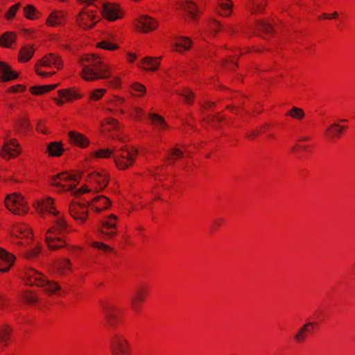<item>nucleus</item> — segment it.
Masks as SVG:
<instances>
[{
  "label": "nucleus",
  "mask_w": 355,
  "mask_h": 355,
  "mask_svg": "<svg viewBox=\"0 0 355 355\" xmlns=\"http://www.w3.org/2000/svg\"><path fill=\"white\" fill-rule=\"evenodd\" d=\"M137 150L125 147L119 150L114 155V162L120 170H125L133 164L137 156Z\"/></svg>",
  "instance_id": "423d86ee"
},
{
  "label": "nucleus",
  "mask_w": 355,
  "mask_h": 355,
  "mask_svg": "<svg viewBox=\"0 0 355 355\" xmlns=\"http://www.w3.org/2000/svg\"><path fill=\"white\" fill-rule=\"evenodd\" d=\"M12 329L5 324L0 327V344L3 347L7 346L11 336Z\"/></svg>",
  "instance_id": "7c9ffc66"
},
{
  "label": "nucleus",
  "mask_w": 355,
  "mask_h": 355,
  "mask_svg": "<svg viewBox=\"0 0 355 355\" xmlns=\"http://www.w3.org/2000/svg\"><path fill=\"white\" fill-rule=\"evenodd\" d=\"M258 27L263 31L267 33H271L272 32V26L268 22L266 21H260L258 24Z\"/></svg>",
  "instance_id": "864d4df0"
},
{
  "label": "nucleus",
  "mask_w": 355,
  "mask_h": 355,
  "mask_svg": "<svg viewBox=\"0 0 355 355\" xmlns=\"http://www.w3.org/2000/svg\"><path fill=\"white\" fill-rule=\"evenodd\" d=\"M26 284L35 285L44 288L49 295H52L60 290V286L55 282L49 280L42 273L33 268H29L25 272Z\"/></svg>",
  "instance_id": "7ed1b4c3"
},
{
  "label": "nucleus",
  "mask_w": 355,
  "mask_h": 355,
  "mask_svg": "<svg viewBox=\"0 0 355 355\" xmlns=\"http://www.w3.org/2000/svg\"><path fill=\"white\" fill-rule=\"evenodd\" d=\"M55 267L61 273H65L71 268V262L67 259H61L55 263Z\"/></svg>",
  "instance_id": "c03bdc74"
},
{
  "label": "nucleus",
  "mask_w": 355,
  "mask_h": 355,
  "mask_svg": "<svg viewBox=\"0 0 355 355\" xmlns=\"http://www.w3.org/2000/svg\"><path fill=\"white\" fill-rule=\"evenodd\" d=\"M191 41L186 37H179L174 41L173 49L178 52H183L189 50L191 46Z\"/></svg>",
  "instance_id": "393cba45"
},
{
  "label": "nucleus",
  "mask_w": 355,
  "mask_h": 355,
  "mask_svg": "<svg viewBox=\"0 0 355 355\" xmlns=\"http://www.w3.org/2000/svg\"><path fill=\"white\" fill-rule=\"evenodd\" d=\"M88 18V13L86 11V8H84L78 15L76 18L77 24H78L79 27L82 28L83 29H86L87 28V19Z\"/></svg>",
  "instance_id": "37998d69"
},
{
  "label": "nucleus",
  "mask_w": 355,
  "mask_h": 355,
  "mask_svg": "<svg viewBox=\"0 0 355 355\" xmlns=\"http://www.w3.org/2000/svg\"><path fill=\"white\" fill-rule=\"evenodd\" d=\"M13 233L16 237H26L32 235L31 230L26 225H19L16 226L13 230Z\"/></svg>",
  "instance_id": "ea45409f"
},
{
  "label": "nucleus",
  "mask_w": 355,
  "mask_h": 355,
  "mask_svg": "<svg viewBox=\"0 0 355 355\" xmlns=\"http://www.w3.org/2000/svg\"><path fill=\"white\" fill-rule=\"evenodd\" d=\"M111 74L110 67L101 58L90 53V80L107 78Z\"/></svg>",
  "instance_id": "39448f33"
},
{
  "label": "nucleus",
  "mask_w": 355,
  "mask_h": 355,
  "mask_svg": "<svg viewBox=\"0 0 355 355\" xmlns=\"http://www.w3.org/2000/svg\"><path fill=\"white\" fill-rule=\"evenodd\" d=\"M114 148H102L95 151L93 154L90 153V162L92 159L109 158L114 153Z\"/></svg>",
  "instance_id": "72a5a7b5"
},
{
  "label": "nucleus",
  "mask_w": 355,
  "mask_h": 355,
  "mask_svg": "<svg viewBox=\"0 0 355 355\" xmlns=\"http://www.w3.org/2000/svg\"><path fill=\"white\" fill-rule=\"evenodd\" d=\"M131 91L134 96L140 97L146 93V87L139 83H134L131 86Z\"/></svg>",
  "instance_id": "a18cd8bd"
},
{
  "label": "nucleus",
  "mask_w": 355,
  "mask_h": 355,
  "mask_svg": "<svg viewBox=\"0 0 355 355\" xmlns=\"http://www.w3.org/2000/svg\"><path fill=\"white\" fill-rule=\"evenodd\" d=\"M19 6H20L19 3H17V4H15V5H13L12 6H11L6 15V17L8 19L14 17L17 10L19 8Z\"/></svg>",
  "instance_id": "4d7b16f0"
},
{
  "label": "nucleus",
  "mask_w": 355,
  "mask_h": 355,
  "mask_svg": "<svg viewBox=\"0 0 355 355\" xmlns=\"http://www.w3.org/2000/svg\"><path fill=\"white\" fill-rule=\"evenodd\" d=\"M21 149L19 144L15 139L8 140L4 142L1 148V155L4 159H10L19 155Z\"/></svg>",
  "instance_id": "2eb2a0df"
},
{
  "label": "nucleus",
  "mask_w": 355,
  "mask_h": 355,
  "mask_svg": "<svg viewBox=\"0 0 355 355\" xmlns=\"http://www.w3.org/2000/svg\"><path fill=\"white\" fill-rule=\"evenodd\" d=\"M181 8L193 21L197 19L200 12L197 5L191 1H186L183 2L181 5Z\"/></svg>",
  "instance_id": "b1692460"
},
{
  "label": "nucleus",
  "mask_w": 355,
  "mask_h": 355,
  "mask_svg": "<svg viewBox=\"0 0 355 355\" xmlns=\"http://www.w3.org/2000/svg\"><path fill=\"white\" fill-rule=\"evenodd\" d=\"M311 145L310 144H304L300 142H297L293 148V153L297 155L298 157H301L304 153H309L311 150Z\"/></svg>",
  "instance_id": "e433bc0d"
},
{
  "label": "nucleus",
  "mask_w": 355,
  "mask_h": 355,
  "mask_svg": "<svg viewBox=\"0 0 355 355\" xmlns=\"http://www.w3.org/2000/svg\"><path fill=\"white\" fill-rule=\"evenodd\" d=\"M121 84V79L119 77L114 76L112 79L108 82V85L110 87L112 88H119Z\"/></svg>",
  "instance_id": "5fc2aeb1"
},
{
  "label": "nucleus",
  "mask_w": 355,
  "mask_h": 355,
  "mask_svg": "<svg viewBox=\"0 0 355 355\" xmlns=\"http://www.w3.org/2000/svg\"><path fill=\"white\" fill-rule=\"evenodd\" d=\"M248 7L252 13H260L263 12V7L254 2V0H248Z\"/></svg>",
  "instance_id": "8fccbe9b"
},
{
  "label": "nucleus",
  "mask_w": 355,
  "mask_h": 355,
  "mask_svg": "<svg viewBox=\"0 0 355 355\" xmlns=\"http://www.w3.org/2000/svg\"><path fill=\"white\" fill-rule=\"evenodd\" d=\"M24 12L26 17L29 19L33 20V19H36L37 17V10L35 8V7H33L31 5L26 6L24 8Z\"/></svg>",
  "instance_id": "de8ad7c7"
},
{
  "label": "nucleus",
  "mask_w": 355,
  "mask_h": 355,
  "mask_svg": "<svg viewBox=\"0 0 355 355\" xmlns=\"http://www.w3.org/2000/svg\"><path fill=\"white\" fill-rule=\"evenodd\" d=\"M24 300L28 304L36 303L38 302L37 295L31 290H26L21 293Z\"/></svg>",
  "instance_id": "49530a36"
},
{
  "label": "nucleus",
  "mask_w": 355,
  "mask_h": 355,
  "mask_svg": "<svg viewBox=\"0 0 355 355\" xmlns=\"http://www.w3.org/2000/svg\"><path fill=\"white\" fill-rule=\"evenodd\" d=\"M96 48L109 51H114L119 49V46L112 42L109 37H105L96 43Z\"/></svg>",
  "instance_id": "c756f323"
},
{
  "label": "nucleus",
  "mask_w": 355,
  "mask_h": 355,
  "mask_svg": "<svg viewBox=\"0 0 355 355\" xmlns=\"http://www.w3.org/2000/svg\"><path fill=\"white\" fill-rule=\"evenodd\" d=\"M310 140H311V137H309V136H302V137H300L298 139L297 142H300V143L304 144V143L309 141Z\"/></svg>",
  "instance_id": "338daca9"
},
{
  "label": "nucleus",
  "mask_w": 355,
  "mask_h": 355,
  "mask_svg": "<svg viewBox=\"0 0 355 355\" xmlns=\"http://www.w3.org/2000/svg\"><path fill=\"white\" fill-rule=\"evenodd\" d=\"M0 81L6 82L17 78V73L12 71L10 67L3 62H0Z\"/></svg>",
  "instance_id": "a878e982"
},
{
  "label": "nucleus",
  "mask_w": 355,
  "mask_h": 355,
  "mask_svg": "<svg viewBox=\"0 0 355 355\" xmlns=\"http://www.w3.org/2000/svg\"><path fill=\"white\" fill-rule=\"evenodd\" d=\"M16 35L12 32H6L0 37V45L6 48H9L10 45L15 42Z\"/></svg>",
  "instance_id": "c9c22d12"
},
{
  "label": "nucleus",
  "mask_w": 355,
  "mask_h": 355,
  "mask_svg": "<svg viewBox=\"0 0 355 355\" xmlns=\"http://www.w3.org/2000/svg\"><path fill=\"white\" fill-rule=\"evenodd\" d=\"M126 55H127V61L129 63H133L137 59V55L134 53L128 52Z\"/></svg>",
  "instance_id": "bf43d9fd"
},
{
  "label": "nucleus",
  "mask_w": 355,
  "mask_h": 355,
  "mask_svg": "<svg viewBox=\"0 0 355 355\" xmlns=\"http://www.w3.org/2000/svg\"><path fill=\"white\" fill-rule=\"evenodd\" d=\"M34 50L32 46H24L19 52V60L21 62H27L33 56Z\"/></svg>",
  "instance_id": "a19ab883"
},
{
  "label": "nucleus",
  "mask_w": 355,
  "mask_h": 355,
  "mask_svg": "<svg viewBox=\"0 0 355 355\" xmlns=\"http://www.w3.org/2000/svg\"><path fill=\"white\" fill-rule=\"evenodd\" d=\"M64 15L62 12H53L46 23L49 26H54L58 24H61L62 23L63 19H64Z\"/></svg>",
  "instance_id": "4c0bfd02"
},
{
  "label": "nucleus",
  "mask_w": 355,
  "mask_h": 355,
  "mask_svg": "<svg viewBox=\"0 0 355 355\" xmlns=\"http://www.w3.org/2000/svg\"><path fill=\"white\" fill-rule=\"evenodd\" d=\"M144 111L140 107H135L132 110V112L131 113V115L132 117L136 119L137 120H141L144 116Z\"/></svg>",
  "instance_id": "6e6d98bb"
},
{
  "label": "nucleus",
  "mask_w": 355,
  "mask_h": 355,
  "mask_svg": "<svg viewBox=\"0 0 355 355\" xmlns=\"http://www.w3.org/2000/svg\"><path fill=\"white\" fill-rule=\"evenodd\" d=\"M92 169L90 166V184L92 182V184H96V187L94 188L90 187V192L93 189L96 191H101L108 184L109 178L107 173L101 168H96L94 171Z\"/></svg>",
  "instance_id": "f8f14e48"
},
{
  "label": "nucleus",
  "mask_w": 355,
  "mask_h": 355,
  "mask_svg": "<svg viewBox=\"0 0 355 355\" xmlns=\"http://www.w3.org/2000/svg\"><path fill=\"white\" fill-rule=\"evenodd\" d=\"M162 57H145L138 63V67L146 71H155L158 69Z\"/></svg>",
  "instance_id": "a211bd4d"
},
{
  "label": "nucleus",
  "mask_w": 355,
  "mask_h": 355,
  "mask_svg": "<svg viewBox=\"0 0 355 355\" xmlns=\"http://www.w3.org/2000/svg\"><path fill=\"white\" fill-rule=\"evenodd\" d=\"M87 58H82L79 60V64L82 67L81 76L85 80H89L87 67L85 64V61H87Z\"/></svg>",
  "instance_id": "603ef678"
},
{
  "label": "nucleus",
  "mask_w": 355,
  "mask_h": 355,
  "mask_svg": "<svg viewBox=\"0 0 355 355\" xmlns=\"http://www.w3.org/2000/svg\"><path fill=\"white\" fill-rule=\"evenodd\" d=\"M20 127L24 131H26L29 128V123L27 119H24L20 122Z\"/></svg>",
  "instance_id": "052dcab7"
},
{
  "label": "nucleus",
  "mask_w": 355,
  "mask_h": 355,
  "mask_svg": "<svg viewBox=\"0 0 355 355\" xmlns=\"http://www.w3.org/2000/svg\"><path fill=\"white\" fill-rule=\"evenodd\" d=\"M109 345L111 355H132L130 343L121 331H115L112 334Z\"/></svg>",
  "instance_id": "20e7f679"
},
{
  "label": "nucleus",
  "mask_w": 355,
  "mask_h": 355,
  "mask_svg": "<svg viewBox=\"0 0 355 355\" xmlns=\"http://www.w3.org/2000/svg\"><path fill=\"white\" fill-rule=\"evenodd\" d=\"M39 211L42 214L44 211L54 216L52 220L53 225L46 232L45 240L51 250H57L66 245L65 234L69 232L68 225L60 212L55 209L53 200L51 198L44 199L39 205Z\"/></svg>",
  "instance_id": "f257e3e1"
},
{
  "label": "nucleus",
  "mask_w": 355,
  "mask_h": 355,
  "mask_svg": "<svg viewBox=\"0 0 355 355\" xmlns=\"http://www.w3.org/2000/svg\"><path fill=\"white\" fill-rule=\"evenodd\" d=\"M89 207L82 202H73L69 205L71 216L79 223H85L87 218Z\"/></svg>",
  "instance_id": "ddd939ff"
},
{
  "label": "nucleus",
  "mask_w": 355,
  "mask_h": 355,
  "mask_svg": "<svg viewBox=\"0 0 355 355\" xmlns=\"http://www.w3.org/2000/svg\"><path fill=\"white\" fill-rule=\"evenodd\" d=\"M285 115L297 121H301L305 117V112L303 109L293 106L286 111Z\"/></svg>",
  "instance_id": "473e14b6"
},
{
  "label": "nucleus",
  "mask_w": 355,
  "mask_h": 355,
  "mask_svg": "<svg viewBox=\"0 0 355 355\" xmlns=\"http://www.w3.org/2000/svg\"><path fill=\"white\" fill-rule=\"evenodd\" d=\"M41 63L44 67H50L53 64L59 69L62 65V60L58 55L49 53L42 59Z\"/></svg>",
  "instance_id": "bb28decb"
},
{
  "label": "nucleus",
  "mask_w": 355,
  "mask_h": 355,
  "mask_svg": "<svg viewBox=\"0 0 355 355\" xmlns=\"http://www.w3.org/2000/svg\"><path fill=\"white\" fill-rule=\"evenodd\" d=\"M120 311L116 307H109L105 313V317L108 324L113 328H116L119 321Z\"/></svg>",
  "instance_id": "4be33fe9"
},
{
  "label": "nucleus",
  "mask_w": 355,
  "mask_h": 355,
  "mask_svg": "<svg viewBox=\"0 0 355 355\" xmlns=\"http://www.w3.org/2000/svg\"><path fill=\"white\" fill-rule=\"evenodd\" d=\"M117 217L114 214H110L102 222L101 232L109 238L116 235Z\"/></svg>",
  "instance_id": "dca6fc26"
},
{
  "label": "nucleus",
  "mask_w": 355,
  "mask_h": 355,
  "mask_svg": "<svg viewBox=\"0 0 355 355\" xmlns=\"http://www.w3.org/2000/svg\"><path fill=\"white\" fill-rule=\"evenodd\" d=\"M317 327L315 322H309L302 326L294 334L293 339L297 344L304 343Z\"/></svg>",
  "instance_id": "4468645a"
},
{
  "label": "nucleus",
  "mask_w": 355,
  "mask_h": 355,
  "mask_svg": "<svg viewBox=\"0 0 355 355\" xmlns=\"http://www.w3.org/2000/svg\"><path fill=\"white\" fill-rule=\"evenodd\" d=\"M110 200L104 196H96L90 200V211L100 213L110 207Z\"/></svg>",
  "instance_id": "f3484780"
},
{
  "label": "nucleus",
  "mask_w": 355,
  "mask_h": 355,
  "mask_svg": "<svg viewBox=\"0 0 355 355\" xmlns=\"http://www.w3.org/2000/svg\"><path fill=\"white\" fill-rule=\"evenodd\" d=\"M15 257L3 248H0V271L6 272L9 270L14 263Z\"/></svg>",
  "instance_id": "aec40b11"
},
{
  "label": "nucleus",
  "mask_w": 355,
  "mask_h": 355,
  "mask_svg": "<svg viewBox=\"0 0 355 355\" xmlns=\"http://www.w3.org/2000/svg\"><path fill=\"white\" fill-rule=\"evenodd\" d=\"M10 90L13 92H18L25 90V87L22 85H18L15 87H12L10 88Z\"/></svg>",
  "instance_id": "e2e57ef3"
},
{
  "label": "nucleus",
  "mask_w": 355,
  "mask_h": 355,
  "mask_svg": "<svg viewBox=\"0 0 355 355\" xmlns=\"http://www.w3.org/2000/svg\"><path fill=\"white\" fill-rule=\"evenodd\" d=\"M125 99L119 96H113L107 103V110L112 114H123Z\"/></svg>",
  "instance_id": "6ab92c4d"
},
{
  "label": "nucleus",
  "mask_w": 355,
  "mask_h": 355,
  "mask_svg": "<svg viewBox=\"0 0 355 355\" xmlns=\"http://www.w3.org/2000/svg\"><path fill=\"white\" fill-rule=\"evenodd\" d=\"M58 86V84H53L49 85H36L30 88V91L33 94L40 95L49 92Z\"/></svg>",
  "instance_id": "f704fd0d"
},
{
  "label": "nucleus",
  "mask_w": 355,
  "mask_h": 355,
  "mask_svg": "<svg viewBox=\"0 0 355 355\" xmlns=\"http://www.w3.org/2000/svg\"><path fill=\"white\" fill-rule=\"evenodd\" d=\"M8 209L15 214L21 215L27 212L28 208L23 197L18 193L8 195L5 200Z\"/></svg>",
  "instance_id": "6e6552de"
},
{
  "label": "nucleus",
  "mask_w": 355,
  "mask_h": 355,
  "mask_svg": "<svg viewBox=\"0 0 355 355\" xmlns=\"http://www.w3.org/2000/svg\"><path fill=\"white\" fill-rule=\"evenodd\" d=\"M63 150L61 144L51 142L47 147V151L51 156H60Z\"/></svg>",
  "instance_id": "79ce46f5"
},
{
  "label": "nucleus",
  "mask_w": 355,
  "mask_h": 355,
  "mask_svg": "<svg viewBox=\"0 0 355 355\" xmlns=\"http://www.w3.org/2000/svg\"><path fill=\"white\" fill-rule=\"evenodd\" d=\"M40 252V248L37 247V248H33V250H31L28 253V255L27 257L31 258V257H34L35 256H37Z\"/></svg>",
  "instance_id": "680f3d73"
},
{
  "label": "nucleus",
  "mask_w": 355,
  "mask_h": 355,
  "mask_svg": "<svg viewBox=\"0 0 355 355\" xmlns=\"http://www.w3.org/2000/svg\"><path fill=\"white\" fill-rule=\"evenodd\" d=\"M58 92L60 98H54V101L59 105H63L64 101L62 98L65 99L66 101H71L80 98V95L71 89H61L58 90Z\"/></svg>",
  "instance_id": "5701e85b"
},
{
  "label": "nucleus",
  "mask_w": 355,
  "mask_h": 355,
  "mask_svg": "<svg viewBox=\"0 0 355 355\" xmlns=\"http://www.w3.org/2000/svg\"><path fill=\"white\" fill-rule=\"evenodd\" d=\"M183 155V152L182 150L178 148H172L169 150L167 157L166 158V162L171 164L175 162L177 159L182 157Z\"/></svg>",
  "instance_id": "58836bf2"
},
{
  "label": "nucleus",
  "mask_w": 355,
  "mask_h": 355,
  "mask_svg": "<svg viewBox=\"0 0 355 355\" xmlns=\"http://www.w3.org/2000/svg\"><path fill=\"white\" fill-rule=\"evenodd\" d=\"M235 55H237V54L234 53L232 56L231 55H229V58L225 62H231L232 64L234 63V62H235L234 56Z\"/></svg>",
  "instance_id": "774afa93"
},
{
  "label": "nucleus",
  "mask_w": 355,
  "mask_h": 355,
  "mask_svg": "<svg viewBox=\"0 0 355 355\" xmlns=\"http://www.w3.org/2000/svg\"><path fill=\"white\" fill-rule=\"evenodd\" d=\"M209 26L210 29L214 33H217L218 31H219L221 28V25L214 19L211 20L209 22Z\"/></svg>",
  "instance_id": "13d9d810"
},
{
  "label": "nucleus",
  "mask_w": 355,
  "mask_h": 355,
  "mask_svg": "<svg viewBox=\"0 0 355 355\" xmlns=\"http://www.w3.org/2000/svg\"><path fill=\"white\" fill-rule=\"evenodd\" d=\"M223 220L222 218H216L213 222V228H218L222 225Z\"/></svg>",
  "instance_id": "0e129e2a"
},
{
  "label": "nucleus",
  "mask_w": 355,
  "mask_h": 355,
  "mask_svg": "<svg viewBox=\"0 0 355 355\" xmlns=\"http://www.w3.org/2000/svg\"><path fill=\"white\" fill-rule=\"evenodd\" d=\"M348 120L345 119H340L338 122H334L328 126L324 132L325 139L331 142L336 141L343 135L347 128V125H341L340 123H347Z\"/></svg>",
  "instance_id": "9b49d317"
},
{
  "label": "nucleus",
  "mask_w": 355,
  "mask_h": 355,
  "mask_svg": "<svg viewBox=\"0 0 355 355\" xmlns=\"http://www.w3.org/2000/svg\"><path fill=\"white\" fill-rule=\"evenodd\" d=\"M90 247H92L94 250H97L103 255H108L114 252V249L110 246L99 241L90 243Z\"/></svg>",
  "instance_id": "2f4dec72"
},
{
  "label": "nucleus",
  "mask_w": 355,
  "mask_h": 355,
  "mask_svg": "<svg viewBox=\"0 0 355 355\" xmlns=\"http://www.w3.org/2000/svg\"><path fill=\"white\" fill-rule=\"evenodd\" d=\"M218 12L221 16L228 17L232 12L233 3L232 0H218Z\"/></svg>",
  "instance_id": "cd10ccee"
},
{
  "label": "nucleus",
  "mask_w": 355,
  "mask_h": 355,
  "mask_svg": "<svg viewBox=\"0 0 355 355\" xmlns=\"http://www.w3.org/2000/svg\"><path fill=\"white\" fill-rule=\"evenodd\" d=\"M179 94L184 98L187 103H191L193 101V94L189 89H182L180 92H179Z\"/></svg>",
  "instance_id": "09e8293b"
},
{
  "label": "nucleus",
  "mask_w": 355,
  "mask_h": 355,
  "mask_svg": "<svg viewBox=\"0 0 355 355\" xmlns=\"http://www.w3.org/2000/svg\"><path fill=\"white\" fill-rule=\"evenodd\" d=\"M133 26L139 33H150L158 28L159 21L151 16L142 14L135 19Z\"/></svg>",
  "instance_id": "0eeeda50"
},
{
  "label": "nucleus",
  "mask_w": 355,
  "mask_h": 355,
  "mask_svg": "<svg viewBox=\"0 0 355 355\" xmlns=\"http://www.w3.org/2000/svg\"><path fill=\"white\" fill-rule=\"evenodd\" d=\"M69 137L71 141L79 147L85 148L88 144L87 137L80 133L71 131L69 132Z\"/></svg>",
  "instance_id": "c85d7f7f"
},
{
  "label": "nucleus",
  "mask_w": 355,
  "mask_h": 355,
  "mask_svg": "<svg viewBox=\"0 0 355 355\" xmlns=\"http://www.w3.org/2000/svg\"><path fill=\"white\" fill-rule=\"evenodd\" d=\"M148 295V288L145 286L137 288L132 295L130 305L135 313H140L142 311L143 304Z\"/></svg>",
  "instance_id": "9d476101"
},
{
  "label": "nucleus",
  "mask_w": 355,
  "mask_h": 355,
  "mask_svg": "<svg viewBox=\"0 0 355 355\" xmlns=\"http://www.w3.org/2000/svg\"><path fill=\"white\" fill-rule=\"evenodd\" d=\"M148 119L153 128L159 132L165 131L169 128L164 119L157 114L150 112Z\"/></svg>",
  "instance_id": "412c9836"
},
{
  "label": "nucleus",
  "mask_w": 355,
  "mask_h": 355,
  "mask_svg": "<svg viewBox=\"0 0 355 355\" xmlns=\"http://www.w3.org/2000/svg\"><path fill=\"white\" fill-rule=\"evenodd\" d=\"M103 131L110 133L109 137L114 140L125 142V138L122 132L121 126L119 123L111 118H106L102 122Z\"/></svg>",
  "instance_id": "1a4fd4ad"
},
{
  "label": "nucleus",
  "mask_w": 355,
  "mask_h": 355,
  "mask_svg": "<svg viewBox=\"0 0 355 355\" xmlns=\"http://www.w3.org/2000/svg\"><path fill=\"white\" fill-rule=\"evenodd\" d=\"M78 183V178L77 176L69 174L66 172L57 174L55 176L53 177L51 180V184L53 186L60 188L62 191H72V194L76 197H78L89 191L86 186H83L73 191V189Z\"/></svg>",
  "instance_id": "f03ea898"
},
{
  "label": "nucleus",
  "mask_w": 355,
  "mask_h": 355,
  "mask_svg": "<svg viewBox=\"0 0 355 355\" xmlns=\"http://www.w3.org/2000/svg\"><path fill=\"white\" fill-rule=\"evenodd\" d=\"M105 89H97L90 92V100L97 101L100 99L105 94Z\"/></svg>",
  "instance_id": "3c124183"
},
{
  "label": "nucleus",
  "mask_w": 355,
  "mask_h": 355,
  "mask_svg": "<svg viewBox=\"0 0 355 355\" xmlns=\"http://www.w3.org/2000/svg\"><path fill=\"white\" fill-rule=\"evenodd\" d=\"M35 71L37 75L42 76V77H47V76H52V75L55 74V72H49V73L42 72V71H40L38 69H36Z\"/></svg>",
  "instance_id": "69168bd1"
}]
</instances>
